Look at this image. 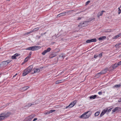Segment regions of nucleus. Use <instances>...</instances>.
<instances>
[{
	"mask_svg": "<svg viewBox=\"0 0 121 121\" xmlns=\"http://www.w3.org/2000/svg\"><path fill=\"white\" fill-rule=\"evenodd\" d=\"M106 37L105 36H104L99 38H98V39L99 40H103L106 39Z\"/></svg>",
	"mask_w": 121,
	"mask_h": 121,
	"instance_id": "obj_16",
	"label": "nucleus"
},
{
	"mask_svg": "<svg viewBox=\"0 0 121 121\" xmlns=\"http://www.w3.org/2000/svg\"><path fill=\"white\" fill-rule=\"evenodd\" d=\"M121 84H120L118 85H115L114 86V87H115L116 88H118L120 87L121 86Z\"/></svg>",
	"mask_w": 121,
	"mask_h": 121,
	"instance_id": "obj_23",
	"label": "nucleus"
},
{
	"mask_svg": "<svg viewBox=\"0 0 121 121\" xmlns=\"http://www.w3.org/2000/svg\"><path fill=\"white\" fill-rule=\"evenodd\" d=\"M32 54V52H30L29 53V55H30V56H31V55Z\"/></svg>",
	"mask_w": 121,
	"mask_h": 121,
	"instance_id": "obj_51",
	"label": "nucleus"
},
{
	"mask_svg": "<svg viewBox=\"0 0 121 121\" xmlns=\"http://www.w3.org/2000/svg\"><path fill=\"white\" fill-rule=\"evenodd\" d=\"M112 108H111L109 109H108V108L107 111H108V112H110V111H111V110H112Z\"/></svg>",
	"mask_w": 121,
	"mask_h": 121,
	"instance_id": "obj_30",
	"label": "nucleus"
},
{
	"mask_svg": "<svg viewBox=\"0 0 121 121\" xmlns=\"http://www.w3.org/2000/svg\"><path fill=\"white\" fill-rule=\"evenodd\" d=\"M17 74V73L15 75L13 76V77L14 78L16 77V75Z\"/></svg>",
	"mask_w": 121,
	"mask_h": 121,
	"instance_id": "obj_53",
	"label": "nucleus"
},
{
	"mask_svg": "<svg viewBox=\"0 0 121 121\" xmlns=\"http://www.w3.org/2000/svg\"><path fill=\"white\" fill-rule=\"evenodd\" d=\"M32 119L29 116L25 119V121H31Z\"/></svg>",
	"mask_w": 121,
	"mask_h": 121,
	"instance_id": "obj_19",
	"label": "nucleus"
},
{
	"mask_svg": "<svg viewBox=\"0 0 121 121\" xmlns=\"http://www.w3.org/2000/svg\"><path fill=\"white\" fill-rule=\"evenodd\" d=\"M121 109L120 107H116L115 108L113 109L112 111L113 113L117 111H119Z\"/></svg>",
	"mask_w": 121,
	"mask_h": 121,
	"instance_id": "obj_13",
	"label": "nucleus"
},
{
	"mask_svg": "<svg viewBox=\"0 0 121 121\" xmlns=\"http://www.w3.org/2000/svg\"><path fill=\"white\" fill-rule=\"evenodd\" d=\"M10 0H7L9 1Z\"/></svg>",
	"mask_w": 121,
	"mask_h": 121,
	"instance_id": "obj_59",
	"label": "nucleus"
},
{
	"mask_svg": "<svg viewBox=\"0 0 121 121\" xmlns=\"http://www.w3.org/2000/svg\"><path fill=\"white\" fill-rule=\"evenodd\" d=\"M118 102H121V98H120L119 99V100L118 101Z\"/></svg>",
	"mask_w": 121,
	"mask_h": 121,
	"instance_id": "obj_45",
	"label": "nucleus"
},
{
	"mask_svg": "<svg viewBox=\"0 0 121 121\" xmlns=\"http://www.w3.org/2000/svg\"><path fill=\"white\" fill-rule=\"evenodd\" d=\"M118 10L119 11V12L118 13V14H119L121 13V10L120 9V8H118Z\"/></svg>",
	"mask_w": 121,
	"mask_h": 121,
	"instance_id": "obj_31",
	"label": "nucleus"
},
{
	"mask_svg": "<svg viewBox=\"0 0 121 121\" xmlns=\"http://www.w3.org/2000/svg\"><path fill=\"white\" fill-rule=\"evenodd\" d=\"M117 44L118 45V46H119V45H121V43H118Z\"/></svg>",
	"mask_w": 121,
	"mask_h": 121,
	"instance_id": "obj_54",
	"label": "nucleus"
},
{
	"mask_svg": "<svg viewBox=\"0 0 121 121\" xmlns=\"http://www.w3.org/2000/svg\"><path fill=\"white\" fill-rule=\"evenodd\" d=\"M90 1H87L86 3V5H87L89 3H90Z\"/></svg>",
	"mask_w": 121,
	"mask_h": 121,
	"instance_id": "obj_40",
	"label": "nucleus"
},
{
	"mask_svg": "<svg viewBox=\"0 0 121 121\" xmlns=\"http://www.w3.org/2000/svg\"><path fill=\"white\" fill-rule=\"evenodd\" d=\"M30 57H31V56H30V55H29V56H28L26 57V58H27V59H30Z\"/></svg>",
	"mask_w": 121,
	"mask_h": 121,
	"instance_id": "obj_42",
	"label": "nucleus"
},
{
	"mask_svg": "<svg viewBox=\"0 0 121 121\" xmlns=\"http://www.w3.org/2000/svg\"><path fill=\"white\" fill-rule=\"evenodd\" d=\"M20 54L19 53H16L14 54L13 56H12V59H16L17 58H18V56H19Z\"/></svg>",
	"mask_w": 121,
	"mask_h": 121,
	"instance_id": "obj_9",
	"label": "nucleus"
},
{
	"mask_svg": "<svg viewBox=\"0 0 121 121\" xmlns=\"http://www.w3.org/2000/svg\"><path fill=\"white\" fill-rule=\"evenodd\" d=\"M37 118H34V119L32 121H35L36 120H37Z\"/></svg>",
	"mask_w": 121,
	"mask_h": 121,
	"instance_id": "obj_47",
	"label": "nucleus"
},
{
	"mask_svg": "<svg viewBox=\"0 0 121 121\" xmlns=\"http://www.w3.org/2000/svg\"><path fill=\"white\" fill-rule=\"evenodd\" d=\"M119 37V35H118L114 37L115 39L116 38Z\"/></svg>",
	"mask_w": 121,
	"mask_h": 121,
	"instance_id": "obj_41",
	"label": "nucleus"
},
{
	"mask_svg": "<svg viewBox=\"0 0 121 121\" xmlns=\"http://www.w3.org/2000/svg\"><path fill=\"white\" fill-rule=\"evenodd\" d=\"M28 33V34H29L30 33L29 32H28V33Z\"/></svg>",
	"mask_w": 121,
	"mask_h": 121,
	"instance_id": "obj_57",
	"label": "nucleus"
},
{
	"mask_svg": "<svg viewBox=\"0 0 121 121\" xmlns=\"http://www.w3.org/2000/svg\"><path fill=\"white\" fill-rule=\"evenodd\" d=\"M100 112H96L95 114V116H98Z\"/></svg>",
	"mask_w": 121,
	"mask_h": 121,
	"instance_id": "obj_28",
	"label": "nucleus"
},
{
	"mask_svg": "<svg viewBox=\"0 0 121 121\" xmlns=\"http://www.w3.org/2000/svg\"><path fill=\"white\" fill-rule=\"evenodd\" d=\"M31 104L32 105H35L36 104L34 102H32V103Z\"/></svg>",
	"mask_w": 121,
	"mask_h": 121,
	"instance_id": "obj_39",
	"label": "nucleus"
},
{
	"mask_svg": "<svg viewBox=\"0 0 121 121\" xmlns=\"http://www.w3.org/2000/svg\"><path fill=\"white\" fill-rule=\"evenodd\" d=\"M108 68H106L102 71L98 73V74H101L105 73L108 71Z\"/></svg>",
	"mask_w": 121,
	"mask_h": 121,
	"instance_id": "obj_12",
	"label": "nucleus"
},
{
	"mask_svg": "<svg viewBox=\"0 0 121 121\" xmlns=\"http://www.w3.org/2000/svg\"><path fill=\"white\" fill-rule=\"evenodd\" d=\"M91 114V112L89 111L86 112L80 116V118H87L89 117Z\"/></svg>",
	"mask_w": 121,
	"mask_h": 121,
	"instance_id": "obj_2",
	"label": "nucleus"
},
{
	"mask_svg": "<svg viewBox=\"0 0 121 121\" xmlns=\"http://www.w3.org/2000/svg\"><path fill=\"white\" fill-rule=\"evenodd\" d=\"M40 71V70H39V69H36L34 71V72H33L32 73V74H33L35 73H39Z\"/></svg>",
	"mask_w": 121,
	"mask_h": 121,
	"instance_id": "obj_17",
	"label": "nucleus"
},
{
	"mask_svg": "<svg viewBox=\"0 0 121 121\" xmlns=\"http://www.w3.org/2000/svg\"><path fill=\"white\" fill-rule=\"evenodd\" d=\"M82 18L81 17H78V20H79L81 19Z\"/></svg>",
	"mask_w": 121,
	"mask_h": 121,
	"instance_id": "obj_49",
	"label": "nucleus"
},
{
	"mask_svg": "<svg viewBox=\"0 0 121 121\" xmlns=\"http://www.w3.org/2000/svg\"><path fill=\"white\" fill-rule=\"evenodd\" d=\"M118 35H119V37H120L121 36V34H119Z\"/></svg>",
	"mask_w": 121,
	"mask_h": 121,
	"instance_id": "obj_55",
	"label": "nucleus"
},
{
	"mask_svg": "<svg viewBox=\"0 0 121 121\" xmlns=\"http://www.w3.org/2000/svg\"><path fill=\"white\" fill-rule=\"evenodd\" d=\"M40 36H39V38H40Z\"/></svg>",
	"mask_w": 121,
	"mask_h": 121,
	"instance_id": "obj_58",
	"label": "nucleus"
},
{
	"mask_svg": "<svg viewBox=\"0 0 121 121\" xmlns=\"http://www.w3.org/2000/svg\"><path fill=\"white\" fill-rule=\"evenodd\" d=\"M118 46V44H116V45H115V47H116V48H117Z\"/></svg>",
	"mask_w": 121,
	"mask_h": 121,
	"instance_id": "obj_52",
	"label": "nucleus"
},
{
	"mask_svg": "<svg viewBox=\"0 0 121 121\" xmlns=\"http://www.w3.org/2000/svg\"><path fill=\"white\" fill-rule=\"evenodd\" d=\"M31 47H29V48H26V50H31Z\"/></svg>",
	"mask_w": 121,
	"mask_h": 121,
	"instance_id": "obj_36",
	"label": "nucleus"
},
{
	"mask_svg": "<svg viewBox=\"0 0 121 121\" xmlns=\"http://www.w3.org/2000/svg\"><path fill=\"white\" fill-rule=\"evenodd\" d=\"M33 67V65H31L29 66L26 69L27 70V71H28L27 72H28V73H29L32 70Z\"/></svg>",
	"mask_w": 121,
	"mask_h": 121,
	"instance_id": "obj_11",
	"label": "nucleus"
},
{
	"mask_svg": "<svg viewBox=\"0 0 121 121\" xmlns=\"http://www.w3.org/2000/svg\"><path fill=\"white\" fill-rule=\"evenodd\" d=\"M31 105H32L30 103H29L27 104L25 106L24 108H26H26H28Z\"/></svg>",
	"mask_w": 121,
	"mask_h": 121,
	"instance_id": "obj_22",
	"label": "nucleus"
},
{
	"mask_svg": "<svg viewBox=\"0 0 121 121\" xmlns=\"http://www.w3.org/2000/svg\"><path fill=\"white\" fill-rule=\"evenodd\" d=\"M105 12L103 10L100 12L98 13V17H99L100 16L102 15L103 14V13Z\"/></svg>",
	"mask_w": 121,
	"mask_h": 121,
	"instance_id": "obj_18",
	"label": "nucleus"
},
{
	"mask_svg": "<svg viewBox=\"0 0 121 121\" xmlns=\"http://www.w3.org/2000/svg\"><path fill=\"white\" fill-rule=\"evenodd\" d=\"M44 68L42 66L40 67L39 68V70L40 71H41L42 70V69Z\"/></svg>",
	"mask_w": 121,
	"mask_h": 121,
	"instance_id": "obj_33",
	"label": "nucleus"
},
{
	"mask_svg": "<svg viewBox=\"0 0 121 121\" xmlns=\"http://www.w3.org/2000/svg\"><path fill=\"white\" fill-rule=\"evenodd\" d=\"M108 111V108L104 109L102 111V112H103L104 113H106Z\"/></svg>",
	"mask_w": 121,
	"mask_h": 121,
	"instance_id": "obj_27",
	"label": "nucleus"
},
{
	"mask_svg": "<svg viewBox=\"0 0 121 121\" xmlns=\"http://www.w3.org/2000/svg\"><path fill=\"white\" fill-rule=\"evenodd\" d=\"M102 56V53L99 54L98 55V56L99 57H101Z\"/></svg>",
	"mask_w": 121,
	"mask_h": 121,
	"instance_id": "obj_32",
	"label": "nucleus"
},
{
	"mask_svg": "<svg viewBox=\"0 0 121 121\" xmlns=\"http://www.w3.org/2000/svg\"><path fill=\"white\" fill-rule=\"evenodd\" d=\"M97 39L95 38L91 39L88 40L86 41V42L87 43H89L92 42H96Z\"/></svg>",
	"mask_w": 121,
	"mask_h": 121,
	"instance_id": "obj_8",
	"label": "nucleus"
},
{
	"mask_svg": "<svg viewBox=\"0 0 121 121\" xmlns=\"http://www.w3.org/2000/svg\"><path fill=\"white\" fill-rule=\"evenodd\" d=\"M35 115L34 114H32L31 115L29 116V117L31 119H32L34 117H35Z\"/></svg>",
	"mask_w": 121,
	"mask_h": 121,
	"instance_id": "obj_25",
	"label": "nucleus"
},
{
	"mask_svg": "<svg viewBox=\"0 0 121 121\" xmlns=\"http://www.w3.org/2000/svg\"><path fill=\"white\" fill-rule=\"evenodd\" d=\"M29 87L28 86H26L23 88V90L24 91L28 89Z\"/></svg>",
	"mask_w": 121,
	"mask_h": 121,
	"instance_id": "obj_24",
	"label": "nucleus"
},
{
	"mask_svg": "<svg viewBox=\"0 0 121 121\" xmlns=\"http://www.w3.org/2000/svg\"><path fill=\"white\" fill-rule=\"evenodd\" d=\"M97 96L96 95H92L89 98L90 99H94Z\"/></svg>",
	"mask_w": 121,
	"mask_h": 121,
	"instance_id": "obj_20",
	"label": "nucleus"
},
{
	"mask_svg": "<svg viewBox=\"0 0 121 121\" xmlns=\"http://www.w3.org/2000/svg\"><path fill=\"white\" fill-rule=\"evenodd\" d=\"M120 62H121V61H120Z\"/></svg>",
	"mask_w": 121,
	"mask_h": 121,
	"instance_id": "obj_61",
	"label": "nucleus"
},
{
	"mask_svg": "<svg viewBox=\"0 0 121 121\" xmlns=\"http://www.w3.org/2000/svg\"><path fill=\"white\" fill-rule=\"evenodd\" d=\"M51 50V48H48L47 49L44 50L42 53V54L43 55H45L47 53L49 52Z\"/></svg>",
	"mask_w": 121,
	"mask_h": 121,
	"instance_id": "obj_10",
	"label": "nucleus"
},
{
	"mask_svg": "<svg viewBox=\"0 0 121 121\" xmlns=\"http://www.w3.org/2000/svg\"><path fill=\"white\" fill-rule=\"evenodd\" d=\"M118 65L119 66V65H121V62L119 61L117 63Z\"/></svg>",
	"mask_w": 121,
	"mask_h": 121,
	"instance_id": "obj_38",
	"label": "nucleus"
},
{
	"mask_svg": "<svg viewBox=\"0 0 121 121\" xmlns=\"http://www.w3.org/2000/svg\"><path fill=\"white\" fill-rule=\"evenodd\" d=\"M118 65L117 63H115L112 66H111L109 69V70L111 71L115 69L118 66Z\"/></svg>",
	"mask_w": 121,
	"mask_h": 121,
	"instance_id": "obj_5",
	"label": "nucleus"
},
{
	"mask_svg": "<svg viewBox=\"0 0 121 121\" xmlns=\"http://www.w3.org/2000/svg\"><path fill=\"white\" fill-rule=\"evenodd\" d=\"M77 102V101L76 100L72 102L68 106H66L65 108L66 109L67 108H70L73 107L76 103Z\"/></svg>",
	"mask_w": 121,
	"mask_h": 121,
	"instance_id": "obj_4",
	"label": "nucleus"
},
{
	"mask_svg": "<svg viewBox=\"0 0 121 121\" xmlns=\"http://www.w3.org/2000/svg\"><path fill=\"white\" fill-rule=\"evenodd\" d=\"M55 111H56L55 110H51L49 111L50 113H51L52 112H55Z\"/></svg>",
	"mask_w": 121,
	"mask_h": 121,
	"instance_id": "obj_37",
	"label": "nucleus"
},
{
	"mask_svg": "<svg viewBox=\"0 0 121 121\" xmlns=\"http://www.w3.org/2000/svg\"><path fill=\"white\" fill-rule=\"evenodd\" d=\"M0 68H1V66L0 65Z\"/></svg>",
	"mask_w": 121,
	"mask_h": 121,
	"instance_id": "obj_56",
	"label": "nucleus"
},
{
	"mask_svg": "<svg viewBox=\"0 0 121 121\" xmlns=\"http://www.w3.org/2000/svg\"><path fill=\"white\" fill-rule=\"evenodd\" d=\"M39 29V28H36L33 29V31H35L37 30H38Z\"/></svg>",
	"mask_w": 121,
	"mask_h": 121,
	"instance_id": "obj_34",
	"label": "nucleus"
},
{
	"mask_svg": "<svg viewBox=\"0 0 121 121\" xmlns=\"http://www.w3.org/2000/svg\"><path fill=\"white\" fill-rule=\"evenodd\" d=\"M60 14L58 15H57V17H59L60 16H60Z\"/></svg>",
	"mask_w": 121,
	"mask_h": 121,
	"instance_id": "obj_50",
	"label": "nucleus"
},
{
	"mask_svg": "<svg viewBox=\"0 0 121 121\" xmlns=\"http://www.w3.org/2000/svg\"><path fill=\"white\" fill-rule=\"evenodd\" d=\"M50 113V112L49 111H48L46 112V114H48Z\"/></svg>",
	"mask_w": 121,
	"mask_h": 121,
	"instance_id": "obj_48",
	"label": "nucleus"
},
{
	"mask_svg": "<svg viewBox=\"0 0 121 121\" xmlns=\"http://www.w3.org/2000/svg\"><path fill=\"white\" fill-rule=\"evenodd\" d=\"M68 13V12H63L60 14V15L61 16L65 15L66 13Z\"/></svg>",
	"mask_w": 121,
	"mask_h": 121,
	"instance_id": "obj_21",
	"label": "nucleus"
},
{
	"mask_svg": "<svg viewBox=\"0 0 121 121\" xmlns=\"http://www.w3.org/2000/svg\"><path fill=\"white\" fill-rule=\"evenodd\" d=\"M28 59H27L26 57V58L25 59L24 62H27L28 61Z\"/></svg>",
	"mask_w": 121,
	"mask_h": 121,
	"instance_id": "obj_35",
	"label": "nucleus"
},
{
	"mask_svg": "<svg viewBox=\"0 0 121 121\" xmlns=\"http://www.w3.org/2000/svg\"><path fill=\"white\" fill-rule=\"evenodd\" d=\"M10 114V113L5 112H3L0 114V121L2 120L4 118L9 117Z\"/></svg>",
	"mask_w": 121,
	"mask_h": 121,
	"instance_id": "obj_1",
	"label": "nucleus"
},
{
	"mask_svg": "<svg viewBox=\"0 0 121 121\" xmlns=\"http://www.w3.org/2000/svg\"><path fill=\"white\" fill-rule=\"evenodd\" d=\"M65 79H62L60 80H58L55 83L56 84H58L59 83H62L65 81Z\"/></svg>",
	"mask_w": 121,
	"mask_h": 121,
	"instance_id": "obj_14",
	"label": "nucleus"
},
{
	"mask_svg": "<svg viewBox=\"0 0 121 121\" xmlns=\"http://www.w3.org/2000/svg\"><path fill=\"white\" fill-rule=\"evenodd\" d=\"M0 49H1V48H0Z\"/></svg>",
	"mask_w": 121,
	"mask_h": 121,
	"instance_id": "obj_60",
	"label": "nucleus"
},
{
	"mask_svg": "<svg viewBox=\"0 0 121 121\" xmlns=\"http://www.w3.org/2000/svg\"><path fill=\"white\" fill-rule=\"evenodd\" d=\"M47 33L46 32H45V33H41V36H43V35H45V34Z\"/></svg>",
	"mask_w": 121,
	"mask_h": 121,
	"instance_id": "obj_44",
	"label": "nucleus"
},
{
	"mask_svg": "<svg viewBox=\"0 0 121 121\" xmlns=\"http://www.w3.org/2000/svg\"><path fill=\"white\" fill-rule=\"evenodd\" d=\"M98 56L97 55H95L94 56V58H97Z\"/></svg>",
	"mask_w": 121,
	"mask_h": 121,
	"instance_id": "obj_43",
	"label": "nucleus"
},
{
	"mask_svg": "<svg viewBox=\"0 0 121 121\" xmlns=\"http://www.w3.org/2000/svg\"><path fill=\"white\" fill-rule=\"evenodd\" d=\"M104 114L105 113H104L102 111L100 115V117H102Z\"/></svg>",
	"mask_w": 121,
	"mask_h": 121,
	"instance_id": "obj_29",
	"label": "nucleus"
},
{
	"mask_svg": "<svg viewBox=\"0 0 121 121\" xmlns=\"http://www.w3.org/2000/svg\"><path fill=\"white\" fill-rule=\"evenodd\" d=\"M98 94L99 95H101L102 94V92H98Z\"/></svg>",
	"mask_w": 121,
	"mask_h": 121,
	"instance_id": "obj_46",
	"label": "nucleus"
},
{
	"mask_svg": "<svg viewBox=\"0 0 121 121\" xmlns=\"http://www.w3.org/2000/svg\"><path fill=\"white\" fill-rule=\"evenodd\" d=\"M41 47L37 46H34L31 47V50L32 51H36L40 49Z\"/></svg>",
	"mask_w": 121,
	"mask_h": 121,
	"instance_id": "obj_6",
	"label": "nucleus"
},
{
	"mask_svg": "<svg viewBox=\"0 0 121 121\" xmlns=\"http://www.w3.org/2000/svg\"><path fill=\"white\" fill-rule=\"evenodd\" d=\"M26 69H25L23 71L22 74V75L23 76H25L29 73Z\"/></svg>",
	"mask_w": 121,
	"mask_h": 121,
	"instance_id": "obj_15",
	"label": "nucleus"
},
{
	"mask_svg": "<svg viewBox=\"0 0 121 121\" xmlns=\"http://www.w3.org/2000/svg\"><path fill=\"white\" fill-rule=\"evenodd\" d=\"M65 57L64 54H62L57 57L56 59L58 60H62L64 59V58Z\"/></svg>",
	"mask_w": 121,
	"mask_h": 121,
	"instance_id": "obj_7",
	"label": "nucleus"
},
{
	"mask_svg": "<svg viewBox=\"0 0 121 121\" xmlns=\"http://www.w3.org/2000/svg\"><path fill=\"white\" fill-rule=\"evenodd\" d=\"M11 62L10 60H7L2 62L0 64L1 68H4L8 64Z\"/></svg>",
	"mask_w": 121,
	"mask_h": 121,
	"instance_id": "obj_3",
	"label": "nucleus"
},
{
	"mask_svg": "<svg viewBox=\"0 0 121 121\" xmlns=\"http://www.w3.org/2000/svg\"><path fill=\"white\" fill-rule=\"evenodd\" d=\"M56 56V54H51L50 56V58H52Z\"/></svg>",
	"mask_w": 121,
	"mask_h": 121,
	"instance_id": "obj_26",
	"label": "nucleus"
}]
</instances>
